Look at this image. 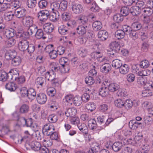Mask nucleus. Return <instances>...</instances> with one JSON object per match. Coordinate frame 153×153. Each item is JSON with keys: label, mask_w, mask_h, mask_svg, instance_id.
Masks as SVG:
<instances>
[{"label": "nucleus", "mask_w": 153, "mask_h": 153, "mask_svg": "<svg viewBox=\"0 0 153 153\" xmlns=\"http://www.w3.org/2000/svg\"><path fill=\"white\" fill-rule=\"evenodd\" d=\"M29 44V42L27 40H21L19 44V48L22 51H25Z\"/></svg>", "instance_id": "9"}, {"label": "nucleus", "mask_w": 153, "mask_h": 153, "mask_svg": "<svg viewBox=\"0 0 153 153\" xmlns=\"http://www.w3.org/2000/svg\"><path fill=\"white\" fill-rule=\"evenodd\" d=\"M149 65V62L148 60L145 59L141 61L140 64V67L143 68H146Z\"/></svg>", "instance_id": "60"}, {"label": "nucleus", "mask_w": 153, "mask_h": 153, "mask_svg": "<svg viewBox=\"0 0 153 153\" xmlns=\"http://www.w3.org/2000/svg\"><path fill=\"white\" fill-rule=\"evenodd\" d=\"M54 130H55L54 126L50 123H47L45 125L42 129V132L43 134L47 136H49L51 133Z\"/></svg>", "instance_id": "1"}, {"label": "nucleus", "mask_w": 153, "mask_h": 153, "mask_svg": "<svg viewBox=\"0 0 153 153\" xmlns=\"http://www.w3.org/2000/svg\"><path fill=\"white\" fill-rule=\"evenodd\" d=\"M112 65L115 69H119L122 65V61L118 59H114L112 62Z\"/></svg>", "instance_id": "26"}, {"label": "nucleus", "mask_w": 153, "mask_h": 153, "mask_svg": "<svg viewBox=\"0 0 153 153\" xmlns=\"http://www.w3.org/2000/svg\"><path fill=\"white\" fill-rule=\"evenodd\" d=\"M99 144L96 143H93L91 149L89 150L90 153H96L99 150Z\"/></svg>", "instance_id": "45"}, {"label": "nucleus", "mask_w": 153, "mask_h": 153, "mask_svg": "<svg viewBox=\"0 0 153 153\" xmlns=\"http://www.w3.org/2000/svg\"><path fill=\"white\" fill-rule=\"evenodd\" d=\"M73 103L76 106H79L82 102V98L80 97L76 96L74 97Z\"/></svg>", "instance_id": "49"}, {"label": "nucleus", "mask_w": 153, "mask_h": 153, "mask_svg": "<svg viewBox=\"0 0 153 153\" xmlns=\"http://www.w3.org/2000/svg\"><path fill=\"white\" fill-rule=\"evenodd\" d=\"M54 28L53 25L50 22L45 23L43 26V28L44 31L48 34L52 32Z\"/></svg>", "instance_id": "8"}, {"label": "nucleus", "mask_w": 153, "mask_h": 153, "mask_svg": "<svg viewBox=\"0 0 153 153\" xmlns=\"http://www.w3.org/2000/svg\"><path fill=\"white\" fill-rule=\"evenodd\" d=\"M36 92L35 90L32 88H30L28 90L27 97L30 99H33L35 98Z\"/></svg>", "instance_id": "36"}, {"label": "nucleus", "mask_w": 153, "mask_h": 153, "mask_svg": "<svg viewBox=\"0 0 153 153\" xmlns=\"http://www.w3.org/2000/svg\"><path fill=\"white\" fill-rule=\"evenodd\" d=\"M59 12L51 11L50 13H49L48 18L51 21L55 22L59 20Z\"/></svg>", "instance_id": "11"}, {"label": "nucleus", "mask_w": 153, "mask_h": 153, "mask_svg": "<svg viewBox=\"0 0 153 153\" xmlns=\"http://www.w3.org/2000/svg\"><path fill=\"white\" fill-rule=\"evenodd\" d=\"M21 62L20 57L18 56H14L12 60V64L14 66H17L20 65Z\"/></svg>", "instance_id": "42"}, {"label": "nucleus", "mask_w": 153, "mask_h": 153, "mask_svg": "<svg viewBox=\"0 0 153 153\" xmlns=\"http://www.w3.org/2000/svg\"><path fill=\"white\" fill-rule=\"evenodd\" d=\"M102 27V24L100 21H95L92 24L93 28L95 31H97L100 30Z\"/></svg>", "instance_id": "28"}, {"label": "nucleus", "mask_w": 153, "mask_h": 153, "mask_svg": "<svg viewBox=\"0 0 153 153\" xmlns=\"http://www.w3.org/2000/svg\"><path fill=\"white\" fill-rule=\"evenodd\" d=\"M88 126L90 129L94 131L97 128L96 121L93 119H90L88 121ZM101 128L98 127L97 129H98V128L100 129Z\"/></svg>", "instance_id": "12"}, {"label": "nucleus", "mask_w": 153, "mask_h": 153, "mask_svg": "<svg viewBox=\"0 0 153 153\" xmlns=\"http://www.w3.org/2000/svg\"><path fill=\"white\" fill-rule=\"evenodd\" d=\"M35 84L37 88H42L45 86L46 84V79L42 77H38L35 79Z\"/></svg>", "instance_id": "6"}, {"label": "nucleus", "mask_w": 153, "mask_h": 153, "mask_svg": "<svg viewBox=\"0 0 153 153\" xmlns=\"http://www.w3.org/2000/svg\"><path fill=\"white\" fill-rule=\"evenodd\" d=\"M8 74L3 70H0V81L5 82L9 79Z\"/></svg>", "instance_id": "22"}, {"label": "nucleus", "mask_w": 153, "mask_h": 153, "mask_svg": "<svg viewBox=\"0 0 153 153\" xmlns=\"http://www.w3.org/2000/svg\"><path fill=\"white\" fill-rule=\"evenodd\" d=\"M77 113V110L74 108H69L65 112V114L67 117H73Z\"/></svg>", "instance_id": "15"}, {"label": "nucleus", "mask_w": 153, "mask_h": 153, "mask_svg": "<svg viewBox=\"0 0 153 153\" xmlns=\"http://www.w3.org/2000/svg\"><path fill=\"white\" fill-rule=\"evenodd\" d=\"M130 10L128 7L126 6L122 7L120 9V12L124 16L128 15L130 13Z\"/></svg>", "instance_id": "53"}, {"label": "nucleus", "mask_w": 153, "mask_h": 153, "mask_svg": "<svg viewBox=\"0 0 153 153\" xmlns=\"http://www.w3.org/2000/svg\"><path fill=\"white\" fill-rule=\"evenodd\" d=\"M71 7L73 13L76 14L82 13L83 11V7L80 4L73 3L71 4Z\"/></svg>", "instance_id": "5"}, {"label": "nucleus", "mask_w": 153, "mask_h": 153, "mask_svg": "<svg viewBox=\"0 0 153 153\" xmlns=\"http://www.w3.org/2000/svg\"><path fill=\"white\" fill-rule=\"evenodd\" d=\"M96 105L93 102H89L87 103L85 105V108L88 112H92L96 108Z\"/></svg>", "instance_id": "23"}, {"label": "nucleus", "mask_w": 153, "mask_h": 153, "mask_svg": "<svg viewBox=\"0 0 153 153\" xmlns=\"http://www.w3.org/2000/svg\"><path fill=\"white\" fill-rule=\"evenodd\" d=\"M59 11H65L67 9L68 6V2L65 0L61 1L60 4H59Z\"/></svg>", "instance_id": "39"}, {"label": "nucleus", "mask_w": 153, "mask_h": 153, "mask_svg": "<svg viewBox=\"0 0 153 153\" xmlns=\"http://www.w3.org/2000/svg\"><path fill=\"white\" fill-rule=\"evenodd\" d=\"M88 50L84 47H81L78 51L79 55L82 57H84L88 54Z\"/></svg>", "instance_id": "27"}, {"label": "nucleus", "mask_w": 153, "mask_h": 153, "mask_svg": "<svg viewBox=\"0 0 153 153\" xmlns=\"http://www.w3.org/2000/svg\"><path fill=\"white\" fill-rule=\"evenodd\" d=\"M91 56L92 58L97 59L98 61H101L102 60V54L100 52H96L91 54Z\"/></svg>", "instance_id": "30"}, {"label": "nucleus", "mask_w": 153, "mask_h": 153, "mask_svg": "<svg viewBox=\"0 0 153 153\" xmlns=\"http://www.w3.org/2000/svg\"><path fill=\"white\" fill-rule=\"evenodd\" d=\"M29 28L27 31L30 36H31L33 34H35L37 29V27L35 25H33L28 27Z\"/></svg>", "instance_id": "40"}, {"label": "nucleus", "mask_w": 153, "mask_h": 153, "mask_svg": "<svg viewBox=\"0 0 153 153\" xmlns=\"http://www.w3.org/2000/svg\"><path fill=\"white\" fill-rule=\"evenodd\" d=\"M37 4L36 0H27L26 2V6L30 9L34 8Z\"/></svg>", "instance_id": "34"}, {"label": "nucleus", "mask_w": 153, "mask_h": 153, "mask_svg": "<svg viewBox=\"0 0 153 153\" xmlns=\"http://www.w3.org/2000/svg\"><path fill=\"white\" fill-rule=\"evenodd\" d=\"M132 29L135 30H138L141 28V25L139 22H134L131 25Z\"/></svg>", "instance_id": "63"}, {"label": "nucleus", "mask_w": 153, "mask_h": 153, "mask_svg": "<svg viewBox=\"0 0 153 153\" xmlns=\"http://www.w3.org/2000/svg\"><path fill=\"white\" fill-rule=\"evenodd\" d=\"M130 37L133 40L136 39L138 38V34L136 30L131 29V31L128 33Z\"/></svg>", "instance_id": "59"}, {"label": "nucleus", "mask_w": 153, "mask_h": 153, "mask_svg": "<svg viewBox=\"0 0 153 153\" xmlns=\"http://www.w3.org/2000/svg\"><path fill=\"white\" fill-rule=\"evenodd\" d=\"M133 102L130 99L127 100L124 102V107L127 109L131 108L133 105Z\"/></svg>", "instance_id": "58"}, {"label": "nucleus", "mask_w": 153, "mask_h": 153, "mask_svg": "<svg viewBox=\"0 0 153 153\" xmlns=\"http://www.w3.org/2000/svg\"><path fill=\"white\" fill-rule=\"evenodd\" d=\"M141 13L144 15L149 16L152 14L153 11L152 9L146 7L142 10Z\"/></svg>", "instance_id": "37"}, {"label": "nucleus", "mask_w": 153, "mask_h": 153, "mask_svg": "<svg viewBox=\"0 0 153 153\" xmlns=\"http://www.w3.org/2000/svg\"><path fill=\"white\" fill-rule=\"evenodd\" d=\"M58 31L60 34L62 35H66L68 32L67 27L64 25L61 26L59 27Z\"/></svg>", "instance_id": "48"}, {"label": "nucleus", "mask_w": 153, "mask_h": 153, "mask_svg": "<svg viewBox=\"0 0 153 153\" xmlns=\"http://www.w3.org/2000/svg\"><path fill=\"white\" fill-rule=\"evenodd\" d=\"M4 34L6 37L8 39L13 38V37L15 34V31L14 29L12 28L10 29H6Z\"/></svg>", "instance_id": "21"}, {"label": "nucleus", "mask_w": 153, "mask_h": 153, "mask_svg": "<svg viewBox=\"0 0 153 153\" xmlns=\"http://www.w3.org/2000/svg\"><path fill=\"white\" fill-rule=\"evenodd\" d=\"M16 42V41L13 38H9L6 42V45L8 47H10L14 45Z\"/></svg>", "instance_id": "64"}, {"label": "nucleus", "mask_w": 153, "mask_h": 153, "mask_svg": "<svg viewBox=\"0 0 153 153\" xmlns=\"http://www.w3.org/2000/svg\"><path fill=\"white\" fill-rule=\"evenodd\" d=\"M26 13V10L22 8L15 9L14 12L15 15L16 17L22 19L25 16Z\"/></svg>", "instance_id": "4"}, {"label": "nucleus", "mask_w": 153, "mask_h": 153, "mask_svg": "<svg viewBox=\"0 0 153 153\" xmlns=\"http://www.w3.org/2000/svg\"><path fill=\"white\" fill-rule=\"evenodd\" d=\"M74 96L72 94L67 95L63 99L64 102H66L67 104L69 105H71L73 104V101L74 98Z\"/></svg>", "instance_id": "32"}, {"label": "nucleus", "mask_w": 153, "mask_h": 153, "mask_svg": "<svg viewBox=\"0 0 153 153\" xmlns=\"http://www.w3.org/2000/svg\"><path fill=\"white\" fill-rule=\"evenodd\" d=\"M10 8V5L8 3H4L1 4L0 11L3 12Z\"/></svg>", "instance_id": "54"}, {"label": "nucleus", "mask_w": 153, "mask_h": 153, "mask_svg": "<svg viewBox=\"0 0 153 153\" xmlns=\"http://www.w3.org/2000/svg\"><path fill=\"white\" fill-rule=\"evenodd\" d=\"M6 89L11 91H14L17 89V85L16 83L13 82H9L6 84L5 85Z\"/></svg>", "instance_id": "16"}, {"label": "nucleus", "mask_w": 153, "mask_h": 153, "mask_svg": "<svg viewBox=\"0 0 153 153\" xmlns=\"http://www.w3.org/2000/svg\"><path fill=\"white\" fill-rule=\"evenodd\" d=\"M123 16L120 13L116 14L114 15L113 16L114 21L117 23L121 22L123 21Z\"/></svg>", "instance_id": "31"}, {"label": "nucleus", "mask_w": 153, "mask_h": 153, "mask_svg": "<svg viewBox=\"0 0 153 153\" xmlns=\"http://www.w3.org/2000/svg\"><path fill=\"white\" fill-rule=\"evenodd\" d=\"M33 19L32 17L27 16L22 19L21 22L24 26L28 27L33 25Z\"/></svg>", "instance_id": "3"}, {"label": "nucleus", "mask_w": 153, "mask_h": 153, "mask_svg": "<svg viewBox=\"0 0 153 153\" xmlns=\"http://www.w3.org/2000/svg\"><path fill=\"white\" fill-rule=\"evenodd\" d=\"M141 11L142 10L136 6L132 7L130 9L131 13L134 16L138 15Z\"/></svg>", "instance_id": "24"}, {"label": "nucleus", "mask_w": 153, "mask_h": 153, "mask_svg": "<svg viewBox=\"0 0 153 153\" xmlns=\"http://www.w3.org/2000/svg\"><path fill=\"white\" fill-rule=\"evenodd\" d=\"M77 126L79 129L84 134H87V132H88V128L85 124L79 123Z\"/></svg>", "instance_id": "38"}, {"label": "nucleus", "mask_w": 153, "mask_h": 153, "mask_svg": "<svg viewBox=\"0 0 153 153\" xmlns=\"http://www.w3.org/2000/svg\"><path fill=\"white\" fill-rule=\"evenodd\" d=\"M130 68L126 64L122 65L119 69V72L121 74L125 75L127 74L129 71Z\"/></svg>", "instance_id": "19"}, {"label": "nucleus", "mask_w": 153, "mask_h": 153, "mask_svg": "<svg viewBox=\"0 0 153 153\" xmlns=\"http://www.w3.org/2000/svg\"><path fill=\"white\" fill-rule=\"evenodd\" d=\"M134 3L137 5L136 6L141 10L146 7L144 2L142 0H137L135 1Z\"/></svg>", "instance_id": "46"}, {"label": "nucleus", "mask_w": 153, "mask_h": 153, "mask_svg": "<svg viewBox=\"0 0 153 153\" xmlns=\"http://www.w3.org/2000/svg\"><path fill=\"white\" fill-rule=\"evenodd\" d=\"M122 142H117L114 143L112 146L113 150L115 152H117L121 149L122 147L124 145Z\"/></svg>", "instance_id": "18"}, {"label": "nucleus", "mask_w": 153, "mask_h": 153, "mask_svg": "<svg viewBox=\"0 0 153 153\" xmlns=\"http://www.w3.org/2000/svg\"><path fill=\"white\" fill-rule=\"evenodd\" d=\"M29 110V107L27 104H23L20 107L19 112L21 114H26L28 113Z\"/></svg>", "instance_id": "33"}, {"label": "nucleus", "mask_w": 153, "mask_h": 153, "mask_svg": "<svg viewBox=\"0 0 153 153\" xmlns=\"http://www.w3.org/2000/svg\"><path fill=\"white\" fill-rule=\"evenodd\" d=\"M85 83L88 85L93 84L95 82L94 77L91 76L86 77L85 79Z\"/></svg>", "instance_id": "57"}, {"label": "nucleus", "mask_w": 153, "mask_h": 153, "mask_svg": "<svg viewBox=\"0 0 153 153\" xmlns=\"http://www.w3.org/2000/svg\"><path fill=\"white\" fill-rule=\"evenodd\" d=\"M50 68L51 69V71H53L55 73L59 69V66L56 62L51 63L50 65Z\"/></svg>", "instance_id": "47"}, {"label": "nucleus", "mask_w": 153, "mask_h": 153, "mask_svg": "<svg viewBox=\"0 0 153 153\" xmlns=\"http://www.w3.org/2000/svg\"><path fill=\"white\" fill-rule=\"evenodd\" d=\"M49 16V12L47 10H41L37 14V17L40 21L45 22L48 19Z\"/></svg>", "instance_id": "2"}, {"label": "nucleus", "mask_w": 153, "mask_h": 153, "mask_svg": "<svg viewBox=\"0 0 153 153\" xmlns=\"http://www.w3.org/2000/svg\"><path fill=\"white\" fill-rule=\"evenodd\" d=\"M98 36L99 38L101 39L102 40H105L108 37V34L105 30L100 31L98 33Z\"/></svg>", "instance_id": "20"}, {"label": "nucleus", "mask_w": 153, "mask_h": 153, "mask_svg": "<svg viewBox=\"0 0 153 153\" xmlns=\"http://www.w3.org/2000/svg\"><path fill=\"white\" fill-rule=\"evenodd\" d=\"M115 105L117 107L121 108L124 106V102L123 100L120 99L116 100L114 101Z\"/></svg>", "instance_id": "55"}, {"label": "nucleus", "mask_w": 153, "mask_h": 153, "mask_svg": "<svg viewBox=\"0 0 153 153\" xmlns=\"http://www.w3.org/2000/svg\"><path fill=\"white\" fill-rule=\"evenodd\" d=\"M111 48H112V50H118L120 49V46L119 44L116 41H114L111 42L110 44Z\"/></svg>", "instance_id": "62"}, {"label": "nucleus", "mask_w": 153, "mask_h": 153, "mask_svg": "<svg viewBox=\"0 0 153 153\" xmlns=\"http://www.w3.org/2000/svg\"><path fill=\"white\" fill-rule=\"evenodd\" d=\"M44 32L42 29H38L36 32V33L35 34V36L38 39H40L41 38H42L43 39H46V37L44 36Z\"/></svg>", "instance_id": "35"}, {"label": "nucleus", "mask_w": 153, "mask_h": 153, "mask_svg": "<svg viewBox=\"0 0 153 153\" xmlns=\"http://www.w3.org/2000/svg\"><path fill=\"white\" fill-rule=\"evenodd\" d=\"M35 46L32 44H30L26 50L29 55L31 56L35 50Z\"/></svg>", "instance_id": "50"}, {"label": "nucleus", "mask_w": 153, "mask_h": 153, "mask_svg": "<svg viewBox=\"0 0 153 153\" xmlns=\"http://www.w3.org/2000/svg\"><path fill=\"white\" fill-rule=\"evenodd\" d=\"M47 100V96L45 94L40 93L37 94L36 100L38 103L44 104L45 103Z\"/></svg>", "instance_id": "7"}, {"label": "nucleus", "mask_w": 153, "mask_h": 153, "mask_svg": "<svg viewBox=\"0 0 153 153\" xmlns=\"http://www.w3.org/2000/svg\"><path fill=\"white\" fill-rule=\"evenodd\" d=\"M20 91V94L22 97H27L28 94V91L27 88L25 87H22L19 89Z\"/></svg>", "instance_id": "51"}, {"label": "nucleus", "mask_w": 153, "mask_h": 153, "mask_svg": "<svg viewBox=\"0 0 153 153\" xmlns=\"http://www.w3.org/2000/svg\"><path fill=\"white\" fill-rule=\"evenodd\" d=\"M109 91L106 86L102 85L99 90V94L102 97H106L109 94Z\"/></svg>", "instance_id": "13"}, {"label": "nucleus", "mask_w": 153, "mask_h": 153, "mask_svg": "<svg viewBox=\"0 0 153 153\" xmlns=\"http://www.w3.org/2000/svg\"><path fill=\"white\" fill-rule=\"evenodd\" d=\"M100 69L102 72L106 74L111 70V66L109 64L105 63L101 66Z\"/></svg>", "instance_id": "17"}, {"label": "nucleus", "mask_w": 153, "mask_h": 153, "mask_svg": "<svg viewBox=\"0 0 153 153\" xmlns=\"http://www.w3.org/2000/svg\"><path fill=\"white\" fill-rule=\"evenodd\" d=\"M89 25H80L78 26L76 28L77 33L80 35H82L85 34L87 28H88Z\"/></svg>", "instance_id": "10"}, {"label": "nucleus", "mask_w": 153, "mask_h": 153, "mask_svg": "<svg viewBox=\"0 0 153 153\" xmlns=\"http://www.w3.org/2000/svg\"><path fill=\"white\" fill-rule=\"evenodd\" d=\"M108 89L109 91L114 92L119 89V85L117 83H111L110 84L108 85Z\"/></svg>", "instance_id": "29"}, {"label": "nucleus", "mask_w": 153, "mask_h": 153, "mask_svg": "<svg viewBox=\"0 0 153 153\" xmlns=\"http://www.w3.org/2000/svg\"><path fill=\"white\" fill-rule=\"evenodd\" d=\"M15 53L12 52L11 51H9L7 52L5 55V59L7 60L12 59L14 57Z\"/></svg>", "instance_id": "44"}, {"label": "nucleus", "mask_w": 153, "mask_h": 153, "mask_svg": "<svg viewBox=\"0 0 153 153\" xmlns=\"http://www.w3.org/2000/svg\"><path fill=\"white\" fill-rule=\"evenodd\" d=\"M79 20L81 24L85 25H89L88 23V19L87 16L82 15L81 16Z\"/></svg>", "instance_id": "56"}, {"label": "nucleus", "mask_w": 153, "mask_h": 153, "mask_svg": "<svg viewBox=\"0 0 153 153\" xmlns=\"http://www.w3.org/2000/svg\"><path fill=\"white\" fill-rule=\"evenodd\" d=\"M126 33L121 30H117L115 33V36L118 39H121L124 38Z\"/></svg>", "instance_id": "41"}, {"label": "nucleus", "mask_w": 153, "mask_h": 153, "mask_svg": "<svg viewBox=\"0 0 153 153\" xmlns=\"http://www.w3.org/2000/svg\"><path fill=\"white\" fill-rule=\"evenodd\" d=\"M56 74L53 71H48L45 74V78L48 81H51L56 77Z\"/></svg>", "instance_id": "25"}, {"label": "nucleus", "mask_w": 153, "mask_h": 153, "mask_svg": "<svg viewBox=\"0 0 153 153\" xmlns=\"http://www.w3.org/2000/svg\"><path fill=\"white\" fill-rule=\"evenodd\" d=\"M47 92L48 95L49 96L53 97L56 94V91L54 88L50 87L47 89Z\"/></svg>", "instance_id": "52"}, {"label": "nucleus", "mask_w": 153, "mask_h": 153, "mask_svg": "<svg viewBox=\"0 0 153 153\" xmlns=\"http://www.w3.org/2000/svg\"><path fill=\"white\" fill-rule=\"evenodd\" d=\"M96 69L97 68L95 66H93V68L89 72V75L93 77L96 76L97 75V73Z\"/></svg>", "instance_id": "61"}, {"label": "nucleus", "mask_w": 153, "mask_h": 153, "mask_svg": "<svg viewBox=\"0 0 153 153\" xmlns=\"http://www.w3.org/2000/svg\"><path fill=\"white\" fill-rule=\"evenodd\" d=\"M48 2L46 0H41L38 3V6L40 9H45L47 8Z\"/></svg>", "instance_id": "43"}, {"label": "nucleus", "mask_w": 153, "mask_h": 153, "mask_svg": "<svg viewBox=\"0 0 153 153\" xmlns=\"http://www.w3.org/2000/svg\"><path fill=\"white\" fill-rule=\"evenodd\" d=\"M28 145L32 150L35 151H39L41 146L39 142L36 141L32 142L28 144Z\"/></svg>", "instance_id": "14"}]
</instances>
